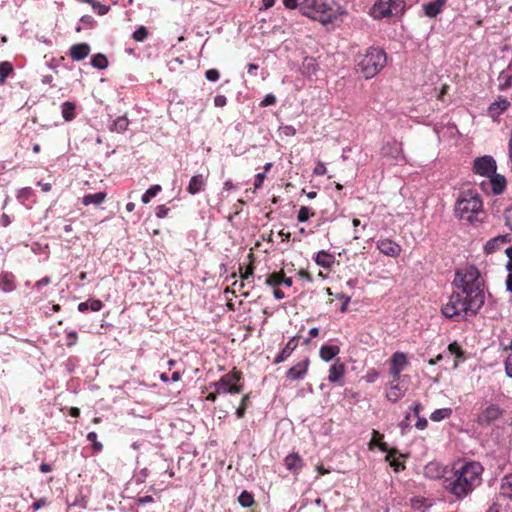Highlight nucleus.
I'll return each mask as SVG.
<instances>
[{
  "label": "nucleus",
  "mask_w": 512,
  "mask_h": 512,
  "mask_svg": "<svg viewBox=\"0 0 512 512\" xmlns=\"http://www.w3.org/2000/svg\"><path fill=\"white\" fill-rule=\"evenodd\" d=\"M452 293L441 308L442 314L459 322L476 316L485 304L488 287L485 277L474 265H467L455 271L451 283Z\"/></svg>",
  "instance_id": "obj_1"
},
{
  "label": "nucleus",
  "mask_w": 512,
  "mask_h": 512,
  "mask_svg": "<svg viewBox=\"0 0 512 512\" xmlns=\"http://www.w3.org/2000/svg\"><path fill=\"white\" fill-rule=\"evenodd\" d=\"M482 473L479 462H467L454 471L452 479L445 480L444 487L457 499H463L481 484Z\"/></svg>",
  "instance_id": "obj_2"
},
{
  "label": "nucleus",
  "mask_w": 512,
  "mask_h": 512,
  "mask_svg": "<svg viewBox=\"0 0 512 512\" xmlns=\"http://www.w3.org/2000/svg\"><path fill=\"white\" fill-rule=\"evenodd\" d=\"M300 13L327 25L334 23L346 11L335 0H302Z\"/></svg>",
  "instance_id": "obj_3"
},
{
  "label": "nucleus",
  "mask_w": 512,
  "mask_h": 512,
  "mask_svg": "<svg viewBox=\"0 0 512 512\" xmlns=\"http://www.w3.org/2000/svg\"><path fill=\"white\" fill-rule=\"evenodd\" d=\"M454 211L456 217L471 224L483 221V203L476 192H462L456 201Z\"/></svg>",
  "instance_id": "obj_4"
},
{
  "label": "nucleus",
  "mask_w": 512,
  "mask_h": 512,
  "mask_svg": "<svg viewBox=\"0 0 512 512\" xmlns=\"http://www.w3.org/2000/svg\"><path fill=\"white\" fill-rule=\"evenodd\" d=\"M386 53L384 50L369 47L364 54L358 56L357 67L366 79L377 75L386 64Z\"/></svg>",
  "instance_id": "obj_5"
},
{
  "label": "nucleus",
  "mask_w": 512,
  "mask_h": 512,
  "mask_svg": "<svg viewBox=\"0 0 512 512\" xmlns=\"http://www.w3.org/2000/svg\"><path fill=\"white\" fill-rule=\"evenodd\" d=\"M405 9V0H377L371 8V15L377 20L392 16L401 17Z\"/></svg>",
  "instance_id": "obj_6"
},
{
  "label": "nucleus",
  "mask_w": 512,
  "mask_h": 512,
  "mask_svg": "<svg viewBox=\"0 0 512 512\" xmlns=\"http://www.w3.org/2000/svg\"><path fill=\"white\" fill-rule=\"evenodd\" d=\"M242 379V372L233 368L229 373L223 375L218 381L211 382L208 388H214L217 393L238 394L243 386L238 382Z\"/></svg>",
  "instance_id": "obj_7"
},
{
  "label": "nucleus",
  "mask_w": 512,
  "mask_h": 512,
  "mask_svg": "<svg viewBox=\"0 0 512 512\" xmlns=\"http://www.w3.org/2000/svg\"><path fill=\"white\" fill-rule=\"evenodd\" d=\"M380 155L394 164L404 160L402 142L394 138L384 142L380 148Z\"/></svg>",
  "instance_id": "obj_8"
},
{
  "label": "nucleus",
  "mask_w": 512,
  "mask_h": 512,
  "mask_svg": "<svg viewBox=\"0 0 512 512\" xmlns=\"http://www.w3.org/2000/svg\"><path fill=\"white\" fill-rule=\"evenodd\" d=\"M496 169V161L492 156L485 155L474 160L473 171L478 175L491 177L495 174Z\"/></svg>",
  "instance_id": "obj_9"
},
{
  "label": "nucleus",
  "mask_w": 512,
  "mask_h": 512,
  "mask_svg": "<svg viewBox=\"0 0 512 512\" xmlns=\"http://www.w3.org/2000/svg\"><path fill=\"white\" fill-rule=\"evenodd\" d=\"M504 414V410L497 404H488L477 417V423L480 425H490L499 420Z\"/></svg>",
  "instance_id": "obj_10"
},
{
  "label": "nucleus",
  "mask_w": 512,
  "mask_h": 512,
  "mask_svg": "<svg viewBox=\"0 0 512 512\" xmlns=\"http://www.w3.org/2000/svg\"><path fill=\"white\" fill-rule=\"evenodd\" d=\"M390 374L395 381L400 379V374L408 364L406 355L403 352H395L390 359Z\"/></svg>",
  "instance_id": "obj_11"
},
{
  "label": "nucleus",
  "mask_w": 512,
  "mask_h": 512,
  "mask_svg": "<svg viewBox=\"0 0 512 512\" xmlns=\"http://www.w3.org/2000/svg\"><path fill=\"white\" fill-rule=\"evenodd\" d=\"M309 365V358H305L302 361L297 362L286 372V378L290 381L303 379L308 372Z\"/></svg>",
  "instance_id": "obj_12"
},
{
  "label": "nucleus",
  "mask_w": 512,
  "mask_h": 512,
  "mask_svg": "<svg viewBox=\"0 0 512 512\" xmlns=\"http://www.w3.org/2000/svg\"><path fill=\"white\" fill-rule=\"evenodd\" d=\"M376 245L381 253L394 258L398 257L402 251L401 246L391 239H379Z\"/></svg>",
  "instance_id": "obj_13"
},
{
  "label": "nucleus",
  "mask_w": 512,
  "mask_h": 512,
  "mask_svg": "<svg viewBox=\"0 0 512 512\" xmlns=\"http://www.w3.org/2000/svg\"><path fill=\"white\" fill-rule=\"evenodd\" d=\"M345 372V364L337 359L329 368L328 381L331 383H338L339 385H343V377Z\"/></svg>",
  "instance_id": "obj_14"
},
{
  "label": "nucleus",
  "mask_w": 512,
  "mask_h": 512,
  "mask_svg": "<svg viewBox=\"0 0 512 512\" xmlns=\"http://www.w3.org/2000/svg\"><path fill=\"white\" fill-rule=\"evenodd\" d=\"M511 242V237L509 234L506 235H498L489 241L484 246V252L486 254H492L499 250L503 245Z\"/></svg>",
  "instance_id": "obj_15"
},
{
  "label": "nucleus",
  "mask_w": 512,
  "mask_h": 512,
  "mask_svg": "<svg viewBox=\"0 0 512 512\" xmlns=\"http://www.w3.org/2000/svg\"><path fill=\"white\" fill-rule=\"evenodd\" d=\"M91 51L87 43H78L70 47L68 55L74 61H81L85 59Z\"/></svg>",
  "instance_id": "obj_16"
},
{
  "label": "nucleus",
  "mask_w": 512,
  "mask_h": 512,
  "mask_svg": "<svg viewBox=\"0 0 512 512\" xmlns=\"http://www.w3.org/2000/svg\"><path fill=\"white\" fill-rule=\"evenodd\" d=\"M206 184L207 176H203L202 174L194 175L189 181L187 192L191 195H195L204 190Z\"/></svg>",
  "instance_id": "obj_17"
},
{
  "label": "nucleus",
  "mask_w": 512,
  "mask_h": 512,
  "mask_svg": "<svg viewBox=\"0 0 512 512\" xmlns=\"http://www.w3.org/2000/svg\"><path fill=\"white\" fill-rule=\"evenodd\" d=\"M284 463L287 470L296 475L299 474L300 470L304 465L303 459L300 457L298 453H291L287 455L284 459Z\"/></svg>",
  "instance_id": "obj_18"
},
{
  "label": "nucleus",
  "mask_w": 512,
  "mask_h": 512,
  "mask_svg": "<svg viewBox=\"0 0 512 512\" xmlns=\"http://www.w3.org/2000/svg\"><path fill=\"white\" fill-rule=\"evenodd\" d=\"M509 106L510 102L506 98H499L489 106V116L495 120L500 116L501 113L506 111Z\"/></svg>",
  "instance_id": "obj_19"
},
{
  "label": "nucleus",
  "mask_w": 512,
  "mask_h": 512,
  "mask_svg": "<svg viewBox=\"0 0 512 512\" xmlns=\"http://www.w3.org/2000/svg\"><path fill=\"white\" fill-rule=\"evenodd\" d=\"M297 346H298L297 338L296 337L291 338L287 342L285 347L276 356V358L274 359V363L279 364V363L283 362L284 360H286L292 354V352L297 348Z\"/></svg>",
  "instance_id": "obj_20"
},
{
  "label": "nucleus",
  "mask_w": 512,
  "mask_h": 512,
  "mask_svg": "<svg viewBox=\"0 0 512 512\" xmlns=\"http://www.w3.org/2000/svg\"><path fill=\"white\" fill-rule=\"evenodd\" d=\"M16 288L15 276L10 272L0 274V290L8 293Z\"/></svg>",
  "instance_id": "obj_21"
},
{
  "label": "nucleus",
  "mask_w": 512,
  "mask_h": 512,
  "mask_svg": "<svg viewBox=\"0 0 512 512\" xmlns=\"http://www.w3.org/2000/svg\"><path fill=\"white\" fill-rule=\"evenodd\" d=\"M314 261L318 266L329 269L335 262V257L331 253L321 250L314 257Z\"/></svg>",
  "instance_id": "obj_22"
},
{
  "label": "nucleus",
  "mask_w": 512,
  "mask_h": 512,
  "mask_svg": "<svg viewBox=\"0 0 512 512\" xmlns=\"http://www.w3.org/2000/svg\"><path fill=\"white\" fill-rule=\"evenodd\" d=\"M340 353V347L337 345H323L319 350V356L323 361H330Z\"/></svg>",
  "instance_id": "obj_23"
},
{
  "label": "nucleus",
  "mask_w": 512,
  "mask_h": 512,
  "mask_svg": "<svg viewBox=\"0 0 512 512\" xmlns=\"http://www.w3.org/2000/svg\"><path fill=\"white\" fill-rule=\"evenodd\" d=\"M490 178L492 192L496 195L503 193L506 188V179L500 174H494Z\"/></svg>",
  "instance_id": "obj_24"
},
{
  "label": "nucleus",
  "mask_w": 512,
  "mask_h": 512,
  "mask_svg": "<svg viewBox=\"0 0 512 512\" xmlns=\"http://www.w3.org/2000/svg\"><path fill=\"white\" fill-rule=\"evenodd\" d=\"M445 0H435L424 5L425 14L430 17H436L443 9Z\"/></svg>",
  "instance_id": "obj_25"
},
{
  "label": "nucleus",
  "mask_w": 512,
  "mask_h": 512,
  "mask_svg": "<svg viewBox=\"0 0 512 512\" xmlns=\"http://www.w3.org/2000/svg\"><path fill=\"white\" fill-rule=\"evenodd\" d=\"M107 194L105 192H97L95 194H87L82 198V203L85 206L94 204L100 205L106 199Z\"/></svg>",
  "instance_id": "obj_26"
},
{
  "label": "nucleus",
  "mask_w": 512,
  "mask_h": 512,
  "mask_svg": "<svg viewBox=\"0 0 512 512\" xmlns=\"http://www.w3.org/2000/svg\"><path fill=\"white\" fill-rule=\"evenodd\" d=\"M500 494L508 499H512V474L506 475L502 479Z\"/></svg>",
  "instance_id": "obj_27"
},
{
  "label": "nucleus",
  "mask_w": 512,
  "mask_h": 512,
  "mask_svg": "<svg viewBox=\"0 0 512 512\" xmlns=\"http://www.w3.org/2000/svg\"><path fill=\"white\" fill-rule=\"evenodd\" d=\"M62 116L65 121H72L75 118L76 105L74 102L66 101L62 104Z\"/></svg>",
  "instance_id": "obj_28"
},
{
  "label": "nucleus",
  "mask_w": 512,
  "mask_h": 512,
  "mask_svg": "<svg viewBox=\"0 0 512 512\" xmlns=\"http://www.w3.org/2000/svg\"><path fill=\"white\" fill-rule=\"evenodd\" d=\"M404 396V391L399 387V384H392L386 393L389 401L395 403Z\"/></svg>",
  "instance_id": "obj_29"
},
{
  "label": "nucleus",
  "mask_w": 512,
  "mask_h": 512,
  "mask_svg": "<svg viewBox=\"0 0 512 512\" xmlns=\"http://www.w3.org/2000/svg\"><path fill=\"white\" fill-rule=\"evenodd\" d=\"M14 69L10 62L4 61L0 63V84L3 85L6 82V78L13 74Z\"/></svg>",
  "instance_id": "obj_30"
},
{
  "label": "nucleus",
  "mask_w": 512,
  "mask_h": 512,
  "mask_svg": "<svg viewBox=\"0 0 512 512\" xmlns=\"http://www.w3.org/2000/svg\"><path fill=\"white\" fill-rule=\"evenodd\" d=\"M238 502L242 507L248 508L255 504V499L252 493L244 490L239 495Z\"/></svg>",
  "instance_id": "obj_31"
},
{
  "label": "nucleus",
  "mask_w": 512,
  "mask_h": 512,
  "mask_svg": "<svg viewBox=\"0 0 512 512\" xmlns=\"http://www.w3.org/2000/svg\"><path fill=\"white\" fill-rule=\"evenodd\" d=\"M91 65L97 69H105L108 67V59L104 54H95L91 59Z\"/></svg>",
  "instance_id": "obj_32"
},
{
  "label": "nucleus",
  "mask_w": 512,
  "mask_h": 512,
  "mask_svg": "<svg viewBox=\"0 0 512 512\" xmlns=\"http://www.w3.org/2000/svg\"><path fill=\"white\" fill-rule=\"evenodd\" d=\"M128 125V118L126 116H120L116 120H114L113 125L111 127V131L124 132L127 130Z\"/></svg>",
  "instance_id": "obj_33"
},
{
  "label": "nucleus",
  "mask_w": 512,
  "mask_h": 512,
  "mask_svg": "<svg viewBox=\"0 0 512 512\" xmlns=\"http://www.w3.org/2000/svg\"><path fill=\"white\" fill-rule=\"evenodd\" d=\"M282 271L283 270H280L279 272H273L271 273L265 280V283L266 285L270 286V287H279L280 285H282Z\"/></svg>",
  "instance_id": "obj_34"
},
{
  "label": "nucleus",
  "mask_w": 512,
  "mask_h": 512,
  "mask_svg": "<svg viewBox=\"0 0 512 512\" xmlns=\"http://www.w3.org/2000/svg\"><path fill=\"white\" fill-rule=\"evenodd\" d=\"M162 190V187L160 185H153L147 191L142 195V202L144 204H148L153 197H155L160 191Z\"/></svg>",
  "instance_id": "obj_35"
},
{
  "label": "nucleus",
  "mask_w": 512,
  "mask_h": 512,
  "mask_svg": "<svg viewBox=\"0 0 512 512\" xmlns=\"http://www.w3.org/2000/svg\"><path fill=\"white\" fill-rule=\"evenodd\" d=\"M451 409L450 408H443V409H437L430 415V419L432 421L438 422L445 418H448L451 415Z\"/></svg>",
  "instance_id": "obj_36"
},
{
  "label": "nucleus",
  "mask_w": 512,
  "mask_h": 512,
  "mask_svg": "<svg viewBox=\"0 0 512 512\" xmlns=\"http://www.w3.org/2000/svg\"><path fill=\"white\" fill-rule=\"evenodd\" d=\"M315 215V212L311 210L307 206H301L298 214H297V220L299 222H306L309 220L310 217H313Z\"/></svg>",
  "instance_id": "obj_37"
},
{
  "label": "nucleus",
  "mask_w": 512,
  "mask_h": 512,
  "mask_svg": "<svg viewBox=\"0 0 512 512\" xmlns=\"http://www.w3.org/2000/svg\"><path fill=\"white\" fill-rule=\"evenodd\" d=\"M448 350L451 355H454L456 359L458 360H464V351L461 348V346L457 342L450 343L448 345Z\"/></svg>",
  "instance_id": "obj_38"
},
{
  "label": "nucleus",
  "mask_w": 512,
  "mask_h": 512,
  "mask_svg": "<svg viewBox=\"0 0 512 512\" xmlns=\"http://www.w3.org/2000/svg\"><path fill=\"white\" fill-rule=\"evenodd\" d=\"M249 400H250V394L249 393L245 394L242 397L240 405L236 409V416H237V418L240 419V418L244 417V415L246 413V410H247V407H248Z\"/></svg>",
  "instance_id": "obj_39"
},
{
  "label": "nucleus",
  "mask_w": 512,
  "mask_h": 512,
  "mask_svg": "<svg viewBox=\"0 0 512 512\" xmlns=\"http://www.w3.org/2000/svg\"><path fill=\"white\" fill-rule=\"evenodd\" d=\"M376 446L382 451V452H386L387 455H386V461H389L391 457H395L397 454H398V451L397 449L395 448H389L388 447V444L383 442V441H380V442H377L376 443Z\"/></svg>",
  "instance_id": "obj_40"
},
{
  "label": "nucleus",
  "mask_w": 512,
  "mask_h": 512,
  "mask_svg": "<svg viewBox=\"0 0 512 512\" xmlns=\"http://www.w3.org/2000/svg\"><path fill=\"white\" fill-rule=\"evenodd\" d=\"M87 440L92 443V448L94 452L98 453L102 451L103 445L101 442L97 440V434L95 432H89L87 434Z\"/></svg>",
  "instance_id": "obj_41"
},
{
  "label": "nucleus",
  "mask_w": 512,
  "mask_h": 512,
  "mask_svg": "<svg viewBox=\"0 0 512 512\" xmlns=\"http://www.w3.org/2000/svg\"><path fill=\"white\" fill-rule=\"evenodd\" d=\"M499 81H500L499 89L502 91L506 90L507 88H509L512 85V74L508 75L505 73H501L499 76Z\"/></svg>",
  "instance_id": "obj_42"
},
{
  "label": "nucleus",
  "mask_w": 512,
  "mask_h": 512,
  "mask_svg": "<svg viewBox=\"0 0 512 512\" xmlns=\"http://www.w3.org/2000/svg\"><path fill=\"white\" fill-rule=\"evenodd\" d=\"M148 37V30L145 26H140L133 33V39L137 42H143Z\"/></svg>",
  "instance_id": "obj_43"
},
{
  "label": "nucleus",
  "mask_w": 512,
  "mask_h": 512,
  "mask_svg": "<svg viewBox=\"0 0 512 512\" xmlns=\"http://www.w3.org/2000/svg\"><path fill=\"white\" fill-rule=\"evenodd\" d=\"M505 350H510L511 353L507 356L506 360H505V371H506V374L512 378V339H511V342L510 344L505 347Z\"/></svg>",
  "instance_id": "obj_44"
},
{
  "label": "nucleus",
  "mask_w": 512,
  "mask_h": 512,
  "mask_svg": "<svg viewBox=\"0 0 512 512\" xmlns=\"http://www.w3.org/2000/svg\"><path fill=\"white\" fill-rule=\"evenodd\" d=\"M92 8L100 16L105 15L108 12V10H109L108 6L98 2L96 0L92 4Z\"/></svg>",
  "instance_id": "obj_45"
},
{
  "label": "nucleus",
  "mask_w": 512,
  "mask_h": 512,
  "mask_svg": "<svg viewBox=\"0 0 512 512\" xmlns=\"http://www.w3.org/2000/svg\"><path fill=\"white\" fill-rule=\"evenodd\" d=\"M78 340V335L75 331H70L66 335V346L73 347Z\"/></svg>",
  "instance_id": "obj_46"
},
{
  "label": "nucleus",
  "mask_w": 512,
  "mask_h": 512,
  "mask_svg": "<svg viewBox=\"0 0 512 512\" xmlns=\"http://www.w3.org/2000/svg\"><path fill=\"white\" fill-rule=\"evenodd\" d=\"M88 302H89V305H88L89 310H91L93 312L100 311L103 308V303L99 299H91V300H88Z\"/></svg>",
  "instance_id": "obj_47"
},
{
  "label": "nucleus",
  "mask_w": 512,
  "mask_h": 512,
  "mask_svg": "<svg viewBox=\"0 0 512 512\" xmlns=\"http://www.w3.org/2000/svg\"><path fill=\"white\" fill-rule=\"evenodd\" d=\"M389 464L394 469L395 472H399L405 469V465L402 462L395 459V457L390 458Z\"/></svg>",
  "instance_id": "obj_48"
},
{
  "label": "nucleus",
  "mask_w": 512,
  "mask_h": 512,
  "mask_svg": "<svg viewBox=\"0 0 512 512\" xmlns=\"http://www.w3.org/2000/svg\"><path fill=\"white\" fill-rule=\"evenodd\" d=\"M205 77L209 81H217L220 77V73L217 69H209L205 72Z\"/></svg>",
  "instance_id": "obj_49"
},
{
  "label": "nucleus",
  "mask_w": 512,
  "mask_h": 512,
  "mask_svg": "<svg viewBox=\"0 0 512 512\" xmlns=\"http://www.w3.org/2000/svg\"><path fill=\"white\" fill-rule=\"evenodd\" d=\"M504 220H505V225L508 226L510 228V230L512 231V206L505 209Z\"/></svg>",
  "instance_id": "obj_50"
},
{
  "label": "nucleus",
  "mask_w": 512,
  "mask_h": 512,
  "mask_svg": "<svg viewBox=\"0 0 512 512\" xmlns=\"http://www.w3.org/2000/svg\"><path fill=\"white\" fill-rule=\"evenodd\" d=\"M276 103V97L273 94H267L264 99L261 101L260 105L262 107H267L270 105H274Z\"/></svg>",
  "instance_id": "obj_51"
},
{
  "label": "nucleus",
  "mask_w": 512,
  "mask_h": 512,
  "mask_svg": "<svg viewBox=\"0 0 512 512\" xmlns=\"http://www.w3.org/2000/svg\"><path fill=\"white\" fill-rule=\"evenodd\" d=\"M265 178H266L265 172L256 174L255 182H254L255 190L260 189L262 187Z\"/></svg>",
  "instance_id": "obj_52"
},
{
  "label": "nucleus",
  "mask_w": 512,
  "mask_h": 512,
  "mask_svg": "<svg viewBox=\"0 0 512 512\" xmlns=\"http://www.w3.org/2000/svg\"><path fill=\"white\" fill-rule=\"evenodd\" d=\"M240 274H241V278L243 280H247L250 276H252L254 274V266H253V264H249L245 268L244 272H242V268H240Z\"/></svg>",
  "instance_id": "obj_53"
},
{
  "label": "nucleus",
  "mask_w": 512,
  "mask_h": 512,
  "mask_svg": "<svg viewBox=\"0 0 512 512\" xmlns=\"http://www.w3.org/2000/svg\"><path fill=\"white\" fill-rule=\"evenodd\" d=\"M379 377V373L375 369H371L367 372L364 379L368 383H373L376 381V379Z\"/></svg>",
  "instance_id": "obj_54"
},
{
  "label": "nucleus",
  "mask_w": 512,
  "mask_h": 512,
  "mask_svg": "<svg viewBox=\"0 0 512 512\" xmlns=\"http://www.w3.org/2000/svg\"><path fill=\"white\" fill-rule=\"evenodd\" d=\"M168 212H169L168 207H166L165 205H158L156 207L155 214L158 218H164L168 215Z\"/></svg>",
  "instance_id": "obj_55"
},
{
  "label": "nucleus",
  "mask_w": 512,
  "mask_h": 512,
  "mask_svg": "<svg viewBox=\"0 0 512 512\" xmlns=\"http://www.w3.org/2000/svg\"><path fill=\"white\" fill-rule=\"evenodd\" d=\"M327 169H326V166L323 162L319 161L314 170H313V174L315 175H324L326 173Z\"/></svg>",
  "instance_id": "obj_56"
},
{
  "label": "nucleus",
  "mask_w": 512,
  "mask_h": 512,
  "mask_svg": "<svg viewBox=\"0 0 512 512\" xmlns=\"http://www.w3.org/2000/svg\"><path fill=\"white\" fill-rule=\"evenodd\" d=\"M448 91H449V85L443 84L440 91L438 92V94L436 96L437 100L444 102V96L448 93Z\"/></svg>",
  "instance_id": "obj_57"
},
{
  "label": "nucleus",
  "mask_w": 512,
  "mask_h": 512,
  "mask_svg": "<svg viewBox=\"0 0 512 512\" xmlns=\"http://www.w3.org/2000/svg\"><path fill=\"white\" fill-rule=\"evenodd\" d=\"M214 104L216 107H224L227 104V99L224 95H217L214 98Z\"/></svg>",
  "instance_id": "obj_58"
},
{
  "label": "nucleus",
  "mask_w": 512,
  "mask_h": 512,
  "mask_svg": "<svg viewBox=\"0 0 512 512\" xmlns=\"http://www.w3.org/2000/svg\"><path fill=\"white\" fill-rule=\"evenodd\" d=\"M283 4L287 9H296L300 8V3L298 0H283Z\"/></svg>",
  "instance_id": "obj_59"
},
{
  "label": "nucleus",
  "mask_w": 512,
  "mask_h": 512,
  "mask_svg": "<svg viewBox=\"0 0 512 512\" xmlns=\"http://www.w3.org/2000/svg\"><path fill=\"white\" fill-rule=\"evenodd\" d=\"M505 253H506V256L508 257V262L506 264V269L509 271V272H512V246L507 248L505 250Z\"/></svg>",
  "instance_id": "obj_60"
},
{
  "label": "nucleus",
  "mask_w": 512,
  "mask_h": 512,
  "mask_svg": "<svg viewBox=\"0 0 512 512\" xmlns=\"http://www.w3.org/2000/svg\"><path fill=\"white\" fill-rule=\"evenodd\" d=\"M136 501L139 505H145L147 503L154 502V498L151 495H146L143 497H139Z\"/></svg>",
  "instance_id": "obj_61"
},
{
  "label": "nucleus",
  "mask_w": 512,
  "mask_h": 512,
  "mask_svg": "<svg viewBox=\"0 0 512 512\" xmlns=\"http://www.w3.org/2000/svg\"><path fill=\"white\" fill-rule=\"evenodd\" d=\"M314 62L315 60L313 58H305L303 65L314 73L316 71Z\"/></svg>",
  "instance_id": "obj_62"
},
{
  "label": "nucleus",
  "mask_w": 512,
  "mask_h": 512,
  "mask_svg": "<svg viewBox=\"0 0 512 512\" xmlns=\"http://www.w3.org/2000/svg\"><path fill=\"white\" fill-rule=\"evenodd\" d=\"M46 505V499L45 498H40L38 499L37 501H35L33 504H32V509L34 511H37L39 510L40 508L44 507Z\"/></svg>",
  "instance_id": "obj_63"
},
{
  "label": "nucleus",
  "mask_w": 512,
  "mask_h": 512,
  "mask_svg": "<svg viewBox=\"0 0 512 512\" xmlns=\"http://www.w3.org/2000/svg\"><path fill=\"white\" fill-rule=\"evenodd\" d=\"M428 425V421L426 418L418 417V420L415 424L416 428L419 430H424Z\"/></svg>",
  "instance_id": "obj_64"
}]
</instances>
